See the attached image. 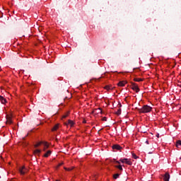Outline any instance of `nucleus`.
Wrapping results in <instances>:
<instances>
[{"instance_id": "nucleus-1", "label": "nucleus", "mask_w": 181, "mask_h": 181, "mask_svg": "<svg viewBox=\"0 0 181 181\" xmlns=\"http://www.w3.org/2000/svg\"><path fill=\"white\" fill-rule=\"evenodd\" d=\"M151 111H152V107L148 105H145L141 108L139 109V112H142L143 114L151 112Z\"/></svg>"}, {"instance_id": "nucleus-2", "label": "nucleus", "mask_w": 181, "mask_h": 181, "mask_svg": "<svg viewBox=\"0 0 181 181\" xmlns=\"http://www.w3.org/2000/svg\"><path fill=\"white\" fill-rule=\"evenodd\" d=\"M42 144H43L44 145V151H46V149H47V148H49V144H47V142H40L37 143V144L35 145V148H37L38 146H40V145H42Z\"/></svg>"}, {"instance_id": "nucleus-3", "label": "nucleus", "mask_w": 181, "mask_h": 181, "mask_svg": "<svg viewBox=\"0 0 181 181\" xmlns=\"http://www.w3.org/2000/svg\"><path fill=\"white\" fill-rule=\"evenodd\" d=\"M119 161L122 162V163H126L127 165H129L130 166L131 165H132V162L128 158L120 159Z\"/></svg>"}, {"instance_id": "nucleus-4", "label": "nucleus", "mask_w": 181, "mask_h": 181, "mask_svg": "<svg viewBox=\"0 0 181 181\" xmlns=\"http://www.w3.org/2000/svg\"><path fill=\"white\" fill-rule=\"evenodd\" d=\"M132 88L134 90V91H136V93H139V88L138 87V85L135 83H132Z\"/></svg>"}, {"instance_id": "nucleus-5", "label": "nucleus", "mask_w": 181, "mask_h": 181, "mask_svg": "<svg viewBox=\"0 0 181 181\" xmlns=\"http://www.w3.org/2000/svg\"><path fill=\"white\" fill-rule=\"evenodd\" d=\"M19 172H20L21 175H25V173H27L28 170L26 168H25V166H23V167L20 168Z\"/></svg>"}, {"instance_id": "nucleus-6", "label": "nucleus", "mask_w": 181, "mask_h": 181, "mask_svg": "<svg viewBox=\"0 0 181 181\" xmlns=\"http://www.w3.org/2000/svg\"><path fill=\"white\" fill-rule=\"evenodd\" d=\"M163 177L164 181H169V180L170 179V175L169 174V173H165Z\"/></svg>"}, {"instance_id": "nucleus-7", "label": "nucleus", "mask_w": 181, "mask_h": 181, "mask_svg": "<svg viewBox=\"0 0 181 181\" xmlns=\"http://www.w3.org/2000/svg\"><path fill=\"white\" fill-rule=\"evenodd\" d=\"M112 149H116L117 151H121L122 149V147L119 146V144H115L112 146Z\"/></svg>"}, {"instance_id": "nucleus-8", "label": "nucleus", "mask_w": 181, "mask_h": 181, "mask_svg": "<svg viewBox=\"0 0 181 181\" xmlns=\"http://www.w3.org/2000/svg\"><path fill=\"white\" fill-rule=\"evenodd\" d=\"M126 83H127L126 81H119V82L117 83V86H118L119 87H124Z\"/></svg>"}, {"instance_id": "nucleus-9", "label": "nucleus", "mask_w": 181, "mask_h": 181, "mask_svg": "<svg viewBox=\"0 0 181 181\" xmlns=\"http://www.w3.org/2000/svg\"><path fill=\"white\" fill-rule=\"evenodd\" d=\"M50 155H52V151L49 150V151H47L44 154V157H45V158H49V156H50Z\"/></svg>"}, {"instance_id": "nucleus-10", "label": "nucleus", "mask_w": 181, "mask_h": 181, "mask_svg": "<svg viewBox=\"0 0 181 181\" xmlns=\"http://www.w3.org/2000/svg\"><path fill=\"white\" fill-rule=\"evenodd\" d=\"M0 101H1V104H6V99H5L1 95H0Z\"/></svg>"}, {"instance_id": "nucleus-11", "label": "nucleus", "mask_w": 181, "mask_h": 181, "mask_svg": "<svg viewBox=\"0 0 181 181\" xmlns=\"http://www.w3.org/2000/svg\"><path fill=\"white\" fill-rule=\"evenodd\" d=\"M6 124H8L9 125L12 124V119L11 118V117H7Z\"/></svg>"}, {"instance_id": "nucleus-12", "label": "nucleus", "mask_w": 181, "mask_h": 181, "mask_svg": "<svg viewBox=\"0 0 181 181\" xmlns=\"http://www.w3.org/2000/svg\"><path fill=\"white\" fill-rule=\"evenodd\" d=\"M66 125H71V127H73L74 125V122L72 120H68V124H66Z\"/></svg>"}, {"instance_id": "nucleus-13", "label": "nucleus", "mask_w": 181, "mask_h": 181, "mask_svg": "<svg viewBox=\"0 0 181 181\" xmlns=\"http://www.w3.org/2000/svg\"><path fill=\"white\" fill-rule=\"evenodd\" d=\"M57 129H59V124H55V125L53 127L52 131H57Z\"/></svg>"}, {"instance_id": "nucleus-14", "label": "nucleus", "mask_w": 181, "mask_h": 181, "mask_svg": "<svg viewBox=\"0 0 181 181\" xmlns=\"http://www.w3.org/2000/svg\"><path fill=\"white\" fill-rule=\"evenodd\" d=\"M40 152H42V151L40 149H36L34 151L35 155H39V153H40Z\"/></svg>"}, {"instance_id": "nucleus-15", "label": "nucleus", "mask_w": 181, "mask_h": 181, "mask_svg": "<svg viewBox=\"0 0 181 181\" xmlns=\"http://www.w3.org/2000/svg\"><path fill=\"white\" fill-rule=\"evenodd\" d=\"M179 146H181V141L180 140L177 141V143H176V147L179 148Z\"/></svg>"}, {"instance_id": "nucleus-16", "label": "nucleus", "mask_w": 181, "mask_h": 181, "mask_svg": "<svg viewBox=\"0 0 181 181\" xmlns=\"http://www.w3.org/2000/svg\"><path fill=\"white\" fill-rule=\"evenodd\" d=\"M115 168H117V169H119V170L122 171V165H115Z\"/></svg>"}, {"instance_id": "nucleus-17", "label": "nucleus", "mask_w": 181, "mask_h": 181, "mask_svg": "<svg viewBox=\"0 0 181 181\" xmlns=\"http://www.w3.org/2000/svg\"><path fill=\"white\" fill-rule=\"evenodd\" d=\"M105 90H112V86H106L105 87Z\"/></svg>"}, {"instance_id": "nucleus-18", "label": "nucleus", "mask_w": 181, "mask_h": 181, "mask_svg": "<svg viewBox=\"0 0 181 181\" xmlns=\"http://www.w3.org/2000/svg\"><path fill=\"white\" fill-rule=\"evenodd\" d=\"M119 177V174L117 173L113 175V179H118Z\"/></svg>"}, {"instance_id": "nucleus-19", "label": "nucleus", "mask_w": 181, "mask_h": 181, "mask_svg": "<svg viewBox=\"0 0 181 181\" xmlns=\"http://www.w3.org/2000/svg\"><path fill=\"white\" fill-rule=\"evenodd\" d=\"M69 114H70V112H66L65 113L63 116H62V118H67V117H69Z\"/></svg>"}, {"instance_id": "nucleus-20", "label": "nucleus", "mask_w": 181, "mask_h": 181, "mask_svg": "<svg viewBox=\"0 0 181 181\" xmlns=\"http://www.w3.org/2000/svg\"><path fill=\"white\" fill-rule=\"evenodd\" d=\"M134 81H138V82H139V81H142V78H135L134 79Z\"/></svg>"}, {"instance_id": "nucleus-21", "label": "nucleus", "mask_w": 181, "mask_h": 181, "mask_svg": "<svg viewBox=\"0 0 181 181\" xmlns=\"http://www.w3.org/2000/svg\"><path fill=\"white\" fill-rule=\"evenodd\" d=\"M132 158H134V159H138V156H136V153H132Z\"/></svg>"}, {"instance_id": "nucleus-22", "label": "nucleus", "mask_w": 181, "mask_h": 181, "mask_svg": "<svg viewBox=\"0 0 181 181\" xmlns=\"http://www.w3.org/2000/svg\"><path fill=\"white\" fill-rule=\"evenodd\" d=\"M117 115H121V109H118V110L116 112Z\"/></svg>"}, {"instance_id": "nucleus-23", "label": "nucleus", "mask_w": 181, "mask_h": 181, "mask_svg": "<svg viewBox=\"0 0 181 181\" xmlns=\"http://www.w3.org/2000/svg\"><path fill=\"white\" fill-rule=\"evenodd\" d=\"M97 111L98 113H100V114H101V112H103V110H101V108L97 109Z\"/></svg>"}, {"instance_id": "nucleus-24", "label": "nucleus", "mask_w": 181, "mask_h": 181, "mask_svg": "<svg viewBox=\"0 0 181 181\" xmlns=\"http://www.w3.org/2000/svg\"><path fill=\"white\" fill-rule=\"evenodd\" d=\"M65 170H68L69 172H70V170H71V168H64Z\"/></svg>"}, {"instance_id": "nucleus-25", "label": "nucleus", "mask_w": 181, "mask_h": 181, "mask_svg": "<svg viewBox=\"0 0 181 181\" xmlns=\"http://www.w3.org/2000/svg\"><path fill=\"white\" fill-rule=\"evenodd\" d=\"M113 163H118L119 165L120 163L118 160H114Z\"/></svg>"}, {"instance_id": "nucleus-26", "label": "nucleus", "mask_w": 181, "mask_h": 181, "mask_svg": "<svg viewBox=\"0 0 181 181\" xmlns=\"http://www.w3.org/2000/svg\"><path fill=\"white\" fill-rule=\"evenodd\" d=\"M103 121H107V117H103Z\"/></svg>"}, {"instance_id": "nucleus-27", "label": "nucleus", "mask_w": 181, "mask_h": 181, "mask_svg": "<svg viewBox=\"0 0 181 181\" xmlns=\"http://www.w3.org/2000/svg\"><path fill=\"white\" fill-rule=\"evenodd\" d=\"M146 144H147V145H149V141L148 140H146Z\"/></svg>"}, {"instance_id": "nucleus-28", "label": "nucleus", "mask_w": 181, "mask_h": 181, "mask_svg": "<svg viewBox=\"0 0 181 181\" xmlns=\"http://www.w3.org/2000/svg\"><path fill=\"white\" fill-rule=\"evenodd\" d=\"M62 165H63V163H60V164L59 165V166H62Z\"/></svg>"}, {"instance_id": "nucleus-29", "label": "nucleus", "mask_w": 181, "mask_h": 181, "mask_svg": "<svg viewBox=\"0 0 181 181\" xmlns=\"http://www.w3.org/2000/svg\"><path fill=\"white\" fill-rule=\"evenodd\" d=\"M157 137L159 138V134L157 135Z\"/></svg>"}, {"instance_id": "nucleus-30", "label": "nucleus", "mask_w": 181, "mask_h": 181, "mask_svg": "<svg viewBox=\"0 0 181 181\" xmlns=\"http://www.w3.org/2000/svg\"><path fill=\"white\" fill-rule=\"evenodd\" d=\"M23 139H24V140H25V137H23Z\"/></svg>"}, {"instance_id": "nucleus-31", "label": "nucleus", "mask_w": 181, "mask_h": 181, "mask_svg": "<svg viewBox=\"0 0 181 181\" xmlns=\"http://www.w3.org/2000/svg\"><path fill=\"white\" fill-rule=\"evenodd\" d=\"M83 122H86V121H83Z\"/></svg>"}, {"instance_id": "nucleus-32", "label": "nucleus", "mask_w": 181, "mask_h": 181, "mask_svg": "<svg viewBox=\"0 0 181 181\" xmlns=\"http://www.w3.org/2000/svg\"><path fill=\"white\" fill-rule=\"evenodd\" d=\"M56 141H57V139H56Z\"/></svg>"}, {"instance_id": "nucleus-33", "label": "nucleus", "mask_w": 181, "mask_h": 181, "mask_svg": "<svg viewBox=\"0 0 181 181\" xmlns=\"http://www.w3.org/2000/svg\"><path fill=\"white\" fill-rule=\"evenodd\" d=\"M180 159L181 160V157L180 158Z\"/></svg>"}, {"instance_id": "nucleus-34", "label": "nucleus", "mask_w": 181, "mask_h": 181, "mask_svg": "<svg viewBox=\"0 0 181 181\" xmlns=\"http://www.w3.org/2000/svg\"><path fill=\"white\" fill-rule=\"evenodd\" d=\"M57 181H59V180H57Z\"/></svg>"}]
</instances>
